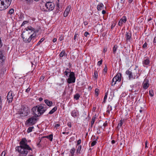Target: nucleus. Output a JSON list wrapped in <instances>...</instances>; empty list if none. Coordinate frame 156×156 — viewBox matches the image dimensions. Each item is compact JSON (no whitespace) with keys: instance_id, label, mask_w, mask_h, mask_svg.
<instances>
[{"instance_id":"obj_1","label":"nucleus","mask_w":156,"mask_h":156,"mask_svg":"<svg viewBox=\"0 0 156 156\" xmlns=\"http://www.w3.org/2000/svg\"><path fill=\"white\" fill-rule=\"evenodd\" d=\"M20 146L16 147V150L19 153V156H27L28 153L32 150L27 144V140L25 138L22 139L20 142Z\"/></svg>"},{"instance_id":"obj_2","label":"nucleus","mask_w":156,"mask_h":156,"mask_svg":"<svg viewBox=\"0 0 156 156\" xmlns=\"http://www.w3.org/2000/svg\"><path fill=\"white\" fill-rule=\"evenodd\" d=\"M47 108L46 105L40 104L33 107L32 109V112L34 115L39 117L47 110Z\"/></svg>"},{"instance_id":"obj_3","label":"nucleus","mask_w":156,"mask_h":156,"mask_svg":"<svg viewBox=\"0 0 156 156\" xmlns=\"http://www.w3.org/2000/svg\"><path fill=\"white\" fill-rule=\"evenodd\" d=\"M36 34L34 33L30 34V33L29 32H23L22 33L21 36L23 41L25 42L29 43L32 40H34L36 36Z\"/></svg>"},{"instance_id":"obj_4","label":"nucleus","mask_w":156,"mask_h":156,"mask_svg":"<svg viewBox=\"0 0 156 156\" xmlns=\"http://www.w3.org/2000/svg\"><path fill=\"white\" fill-rule=\"evenodd\" d=\"M137 67L136 66L134 70L132 72L129 70L126 71V73L128 76V77L129 80H133L135 79H138L140 76V74L139 73V70H137Z\"/></svg>"},{"instance_id":"obj_5","label":"nucleus","mask_w":156,"mask_h":156,"mask_svg":"<svg viewBox=\"0 0 156 156\" xmlns=\"http://www.w3.org/2000/svg\"><path fill=\"white\" fill-rule=\"evenodd\" d=\"M12 0H0V10L7 9L10 5Z\"/></svg>"},{"instance_id":"obj_6","label":"nucleus","mask_w":156,"mask_h":156,"mask_svg":"<svg viewBox=\"0 0 156 156\" xmlns=\"http://www.w3.org/2000/svg\"><path fill=\"white\" fill-rule=\"evenodd\" d=\"M45 6V9L44 8V10L45 11H50L53 10L55 7V5L52 2H46Z\"/></svg>"},{"instance_id":"obj_7","label":"nucleus","mask_w":156,"mask_h":156,"mask_svg":"<svg viewBox=\"0 0 156 156\" xmlns=\"http://www.w3.org/2000/svg\"><path fill=\"white\" fill-rule=\"evenodd\" d=\"M37 117L34 115L29 118L26 121V124L28 126H33L37 122Z\"/></svg>"},{"instance_id":"obj_8","label":"nucleus","mask_w":156,"mask_h":156,"mask_svg":"<svg viewBox=\"0 0 156 156\" xmlns=\"http://www.w3.org/2000/svg\"><path fill=\"white\" fill-rule=\"evenodd\" d=\"M29 112L28 108L27 107H23L20 111V114L21 118L27 116Z\"/></svg>"},{"instance_id":"obj_9","label":"nucleus","mask_w":156,"mask_h":156,"mask_svg":"<svg viewBox=\"0 0 156 156\" xmlns=\"http://www.w3.org/2000/svg\"><path fill=\"white\" fill-rule=\"evenodd\" d=\"M121 80V74L120 73L117 74L113 78L111 85L112 86L115 85L117 81L120 82Z\"/></svg>"},{"instance_id":"obj_10","label":"nucleus","mask_w":156,"mask_h":156,"mask_svg":"<svg viewBox=\"0 0 156 156\" xmlns=\"http://www.w3.org/2000/svg\"><path fill=\"white\" fill-rule=\"evenodd\" d=\"M69 78L68 79L67 82L69 83H74L75 81V74L73 72L70 73L69 76Z\"/></svg>"},{"instance_id":"obj_11","label":"nucleus","mask_w":156,"mask_h":156,"mask_svg":"<svg viewBox=\"0 0 156 156\" xmlns=\"http://www.w3.org/2000/svg\"><path fill=\"white\" fill-rule=\"evenodd\" d=\"M126 40V42L130 41L132 40L131 33L130 31L126 32L125 35Z\"/></svg>"},{"instance_id":"obj_12","label":"nucleus","mask_w":156,"mask_h":156,"mask_svg":"<svg viewBox=\"0 0 156 156\" xmlns=\"http://www.w3.org/2000/svg\"><path fill=\"white\" fill-rule=\"evenodd\" d=\"M12 91H9L8 94L7 96V101L9 103H10L12 102L13 98Z\"/></svg>"},{"instance_id":"obj_13","label":"nucleus","mask_w":156,"mask_h":156,"mask_svg":"<svg viewBox=\"0 0 156 156\" xmlns=\"http://www.w3.org/2000/svg\"><path fill=\"white\" fill-rule=\"evenodd\" d=\"M127 21V18L126 16H123L120 19L118 23V25L119 26H122L123 23H125Z\"/></svg>"},{"instance_id":"obj_14","label":"nucleus","mask_w":156,"mask_h":156,"mask_svg":"<svg viewBox=\"0 0 156 156\" xmlns=\"http://www.w3.org/2000/svg\"><path fill=\"white\" fill-rule=\"evenodd\" d=\"M71 115L73 117L75 118L79 115L78 111L76 109L73 110L71 113Z\"/></svg>"},{"instance_id":"obj_15","label":"nucleus","mask_w":156,"mask_h":156,"mask_svg":"<svg viewBox=\"0 0 156 156\" xmlns=\"http://www.w3.org/2000/svg\"><path fill=\"white\" fill-rule=\"evenodd\" d=\"M71 7L70 5H69L66 9L63 14L64 17H66L68 16Z\"/></svg>"},{"instance_id":"obj_16","label":"nucleus","mask_w":156,"mask_h":156,"mask_svg":"<svg viewBox=\"0 0 156 156\" xmlns=\"http://www.w3.org/2000/svg\"><path fill=\"white\" fill-rule=\"evenodd\" d=\"M150 63V60L148 58H146L143 61V66L144 67L146 65H148Z\"/></svg>"},{"instance_id":"obj_17","label":"nucleus","mask_w":156,"mask_h":156,"mask_svg":"<svg viewBox=\"0 0 156 156\" xmlns=\"http://www.w3.org/2000/svg\"><path fill=\"white\" fill-rule=\"evenodd\" d=\"M149 84L145 80L144 81L143 83V88L144 89H146L149 87Z\"/></svg>"},{"instance_id":"obj_18","label":"nucleus","mask_w":156,"mask_h":156,"mask_svg":"<svg viewBox=\"0 0 156 156\" xmlns=\"http://www.w3.org/2000/svg\"><path fill=\"white\" fill-rule=\"evenodd\" d=\"M44 102L48 106H51L53 104V103L52 101H50L47 99H46L44 100Z\"/></svg>"},{"instance_id":"obj_19","label":"nucleus","mask_w":156,"mask_h":156,"mask_svg":"<svg viewBox=\"0 0 156 156\" xmlns=\"http://www.w3.org/2000/svg\"><path fill=\"white\" fill-rule=\"evenodd\" d=\"M104 5L102 3H100L97 6V9L98 11H101L104 7Z\"/></svg>"},{"instance_id":"obj_20","label":"nucleus","mask_w":156,"mask_h":156,"mask_svg":"<svg viewBox=\"0 0 156 156\" xmlns=\"http://www.w3.org/2000/svg\"><path fill=\"white\" fill-rule=\"evenodd\" d=\"M112 110V106L109 105H108L107 108V113L108 114H109L110 111Z\"/></svg>"},{"instance_id":"obj_21","label":"nucleus","mask_w":156,"mask_h":156,"mask_svg":"<svg viewBox=\"0 0 156 156\" xmlns=\"http://www.w3.org/2000/svg\"><path fill=\"white\" fill-rule=\"evenodd\" d=\"M57 107L56 106H55L48 113V114H53L55 111L57 110Z\"/></svg>"},{"instance_id":"obj_22","label":"nucleus","mask_w":156,"mask_h":156,"mask_svg":"<svg viewBox=\"0 0 156 156\" xmlns=\"http://www.w3.org/2000/svg\"><path fill=\"white\" fill-rule=\"evenodd\" d=\"M64 82H63L62 83H57L56 85L57 86V88L59 89L60 90H62L63 88V87H62V85H63Z\"/></svg>"},{"instance_id":"obj_23","label":"nucleus","mask_w":156,"mask_h":156,"mask_svg":"<svg viewBox=\"0 0 156 156\" xmlns=\"http://www.w3.org/2000/svg\"><path fill=\"white\" fill-rule=\"evenodd\" d=\"M75 151V150L74 147L72 148L70 151V154L71 156H74V153Z\"/></svg>"},{"instance_id":"obj_24","label":"nucleus","mask_w":156,"mask_h":156,"mask_svg":"<svg viewBox=\"0 0 156 156\" xmlns=\"http://www.w3.org/2000/svg\"><path fill=\"white\" fill-rule=\"evenodd\" d=\"M5 57L3 56L2 53L0 52V63H2L4 60Z\"/></svg>"},{"instance_id":"obj_25","label":"nucleus","mask_w":156,"mask_h":156,"mask_svg":"<svg viewBox=\"0 0 156 156\" xmlns=\"http://www.w3.org/2000/svg\"><path fill=\"white\" fill-rule=\"evenodd\" d=\"M82 147L81 145L78 146L76 151V153L80 154L81 153V150Z\"/></svg>"},{"instance_id":"obj_26","label":"nucleus","mask_w":156,"mask_h":156,"mask_svg":"<svg viewBox=\"0 0 156 156\" xmlns=\"http://www.w3.org/2000/svg\"><path fill=\"white\" fill-rule=\"evenodd\" d=\"M95 119H96V117L95 116H94L92 117V120H91V125H90V126L91 127H92L93 126L94 122Z\"/></svg>"},{"instance_id":"obj_27","label":"nucleus","mask_w":156,"mask_h":156,"mask_svg":"<svg viewBox=\"0 0 156 156\" xmlns=\"http://www.w3.org/2000/svg\"><path fill=\"white\" fill-rule=\"evenodd\" d=\"M53 134H51L47 136H45V137L49 139L51 141H52L53 139Z\"/></svg>"},{"instance_id":"obj_28","label":"nucleus","mask_w":156,"mask_h":156,"mask_svg":"<svg viewBox=\"0 0 156 156\" xmlns=\"http://www.w3.org/2000/svg\"><path fill=\"white\" fill-rule=\"evenodd\" d=\"M93 77L95 79H97L98 77V73L96 70L94 71Z\"/></svg>"},{"instance_id":"obj_29","label":"nucleus","mask_w":156,"mask_h":156,"mask_svg":"<svg viewBox=\"0 0 156 156\" xmlns=\"http://www.w3.org/2000/svg\"><path fill=\"white\" fill-rule=\"evenodd\" d=\"M26 29L27 31H28V30H29L31 31V32L33 31L34 32L35 30V29L31 26L28 27Z\"/></svg>"},{"instance_id":"obj_30","label":"nucleus","mask_w":156,"mask_h":156,"mask_svg":"<svg viewBox=\"0 0 156 156\" xmlns=\"http://www.w3.org/2000/svg\"><path fill=\"white\" fill-rule=\"evenodd\" d=\"M123 124V122L122 120H121L119 122V123L118 124L117 126V128L118 129L120 128L122 126Z\"/></svg>"},{"instance_id":"obj_31","label":"nucleus","mask_w":156,"mask_h":156,"mask_svg":"<svg viewBox=\"0 0 156 156\" xmlns=\"http://www.w3.org/2000/svg\"><path fill=\"white\" fill-rule=\"evenodd\" d=\"M80 97V95L78 94H75L74 96V98L76 100H78L79 99Z\"/></svg>"},{"instance_id":"obj_32","label":"nucleus","mask_w":156,"mask_h":156,"mask_svg":"<svg viewBox=\"0 0 156 156\" xmlns=\"http://www.w3.org/2000/svg\"><path fill=\"white\" fill-rule=\"evenodd\" d=\"M66 53L64 50H62L60 53L59 56L60 57H62L65 55Z\"/></svg>"},{"instance_id":"obj_33","label":"nucleus","mask_w":156,"mask_h":156,"mask_svg":"<svg viewBox=\"0 0 156 156\" xmlns=\"http://www.w3.org/2000/svg\"><path fill=\"white\" fill-rule=\"evenodd\" d=\"M118 48V47L117 45H115L113 48V53L114 54H115L116 53V52L117 50V48Z\"/></svg>"},{"instance_id":"obj_34","label":"nucleus","mask_w":156,"mask_h":156,"mask_svg":"<svg viewBox=\"0 0 156 156\" xmlns=\"http://www.w3.org/2000/svg\"><path fill=\"white\" fill-rule=\"evenodd\" d=\"M34 128V127H33V126L31 127H29V128H28V129L27 130V132L28 133L32 131V129H33Z\"/></svg>"},{"instance_id":"obj_35","label":"nucleus","mask_w":156,"mask_h":156,"mask_svg":"<svg viewBox=\"0 0 156 156\" xmlns=\"http://www.w3.org/2000/svg\"><path fill=\"white\" fill-rule=\"evenodd\" d=\"M14 12V9H11L9 11L8 14L11 15Z\"/></svg>"},{"instance_id":"obj_36","label":"nucleus","mask_w":156,"mask_h":156,"mask_svg":"<svg viewBox=\"0 0 156 156\" xmlns=\"http://www.w3.org/2000/svg\"><path fill=\"white\" fill-rule=\"evenodd\" d=\"M2 98L1 96H0V109H2Z\"/></svg>"},{"instance_id":"obj_37","label":"nucleus","mask_w":156,"mask_h":156,"mask_svg":"<svg viewBox=\"0 0 156 156\" xmlns=\"http://www.w3.org/2000/svg\"><path fill=\"white\" fill-rule=\"evenodd\" d=\"M99 92V90L98 89H96L95 90V94L97 96L98 95V94Z\"/></svg>"},{"instance_id":"obj_38","label":"nucleus","mask_w":156,"mask_h":156,"mask_svg":"<svg viewBox=\"0 0 156 156\" xmlns=\"http://www.w3.org/2000/svg\"><path fill=\"white\" fill-rule=\"evenodd\" d=\"M108 94V92H107L105 93V94L104 98V101L105 102L106 99H107Z\"/></svg>"},{"instance_id":"obj_39","label":"nucleus","mask_w":156,"mask_h":156,"mask_svg":"<svg viewBox=\"0 0 156 156\" xmlns=\"http://www.w3.org/2000/svg\"><path fill=\"white\" fill-rule=\"evenodd\" d=\"M97 143V142L96 140L93 141L91 143V147H93Z\"/></svg>"},{"instance_id":"obj_40","label":"nucleus","mask_w":156,"mask_h":156,"mask_svg":"<svg viewBox=\"0 0 156 156\" xmlns=\"http://www.w3.org/2000/svg\"><path fill=\"white\" fill-rule=\"evenodd\" d=\"M44 40V39L43 38H42L39 41L38 43H37V45H40V44Z\"/></svg>"},{"instance_id":"obj_41","label":"nucleus","mask_w":156,"mask_h":156,"mask_svg":"<svg viewBox=\"0 0 156 156\" xmlns=\"http://www.w3.org/2000/svg\"><path fill=\"white\" fill-rule=\"evenodd\" d=\"M64 39V37L63 35H61L59 37V40L60 41H62Z\"/></svg>"},{"instance_id":"obj_42","label":"nucleus","mask_w":156,"mask_h":156,"mask_svg":"<svg viewBox=\"0 0 156 156\" xmlns=\"http://www.w3.org/2000/svg\"><path fill=\"white\" fill-rule=\"evenodd\" d=\"M28 21H23V23H22V24H21V26H23L26 24L28 23Z\"/></svg>"},{"instance_id":"obj_43","label":"nucleus","mask_w":156,"mask_h":156,"mask_svg":"<svg viewBox=\"0 0 156 156\" xmlns=\"http://www.w3.org/2000/svg\"><path fill=\"white\" fill-rule=\"evenodd\" d=\"M102 60L101 59L100 61L98 62V66H100V65H101L102 64Z\"/></svg>"},{"instance_id":"obj_44","label":"nucleus","mask_w":156,"mask_h":156,"mask_svg":"<svg viewBox=\"0 0 156 156\" xmlns=\"http://www.w3.org/2000/svg\"><path fill=\"white\" fill-rule=\"evenodd\" d=\"M79 36L78 34L76 33H75L73 38V39L74 40H75L76 38V37Z\"/></svg>"},{"instance_id":"obj_45","label":"nucleus","mask_w":156,"mask_h":156,"mask_svg":"<svg viewBox=\"0 0 156 156\" xmlns=\"http://www.w3.org/2000/svg\"><path fill=\"white\" fill-rule=\"evenodd\" d=\"M104 71L105 73H106L107 71V67L106 66H105V67L104 69Z\"/></svg>"},{"instance_id":"obj_46","label":"nucleus","mask_w":156,"mask_h":156,"mask_svg":"<svg viewBox=\"0 0 156 156\" xmlns=\"http://www.w3.org/2000/svg\"><path fill=\"white\" fill-rule=\"evenodd\" d=\"M84 36H85L86 37H87V35H89V33L88 32H86L84 33Z\"/></svg>"},{"instance_id":"obj_47","label":"nucleus","mask_w":156,"mask_h":156,"mask_svg":"<svg viewBox=\"0 0 156 156\" xmlns=\"http://www.w3.org/2000/svg\"><path fill=\"white\" fill-rule=\"evenodd\" d=\"M68 69L67 68L66 69V70L64 72V73L65 74V75H66V76H67L68 74L69 73V72H68L67 71V70H68Z\"/></svg>"},{"instance_id":"obj_48","label":"nucleus","mask_w":156,"mask_h":156,"mask_svg":"<svg viewBox=\"0 0 156 156\" xmlns=\"http://www.w3.org/2000/svg\"><path fill=\"white\" fill-rule=\"evenodd\" d=\"M81 140L80 139H79L78 140L77 142V144H76L77 145H79V144H80L81 143Z\"/></svg>"},{"instance_id":"obj_49","label":"nucleus","mask_w":156,"mask_h":156,"mask_svg":"<svg viewBox=\"0 0 156 156\" xmlns=\"http://www.w3.org/2000/svg\"><path fill=\"white\" fill-rule=\"evenodd\" d=\"M147 43L146 42H145L144 44H143V48H145L147 47Z\"/></svg>"},{"instance_id":"obj_50","label":"nucleus","mask_w":156,"mask_h":156,"mask_svg":"<svg viewBox=\"0 0 156 156\" xmlns=\"http://www.w3.org/2000/svg\"><path fill=\"white\" fill-rule=\"evenodd\" d=\"M30 88H28L26 90V92L27 93H28L30 91Z\"/></svg>"},{"instance_id":"obj_51","label":"nucleus","mask_w":156,"mask_h":156,"mask_svg":"<svg viewBox=\"0 0 156 156\" xmlns=\"http://www.w3.org/2000/svg\"><path fill=\"white\" fill-rule=\"evenodd\" d=\"M107 125V121H106L103 124V126L104 127L106 126Z\"/></svg>"},{"instance_id":"obj_52","label":"nucleus","mask_w":156,"mask_h":156,"mask_svg":"<svg viewBox=\"0 0 156 156\" xmlns=\"http://www.w3.org/2000/svg\"><path fill=\"white\" fill-rule=\"evenodd\" d=\"M5 152H4V151L2 152L1 154V156H5Z\"/></svg>"},{"instance_id":"obj_53","label":"nucleus","mask_w":156,"mask_h":156,"mask_svg":"<svg viewBox=\"0 0 156 156\" xmlns=\"http://www.w3.org/2000/svg\"><path fill=\"white\" fill-rule=\"evenodd\" d=\"M67 125L70 128L71 127V125L70 122L68 123H67Z\"/></svg>"},{"instance_id":"obj_54","label":"nucleus","mask_w":156,"mask_h":156,"mask_svg":"<svg viewBox=\"0 0 156 156\" xmlns=\"http://www.w3.org/2000/svg\"><path fill=\"white\" fill-rule=\"evenodd\" d=\"M147 140H146L145 141V147H147Z\"/></svg>"},{"instance_id":"obj_55","label":"nucleus","mask_w":156,"mask_h":156,"mask_svg":"<svg viewBox=\"0 0 156 156\" xmlns=\"http://www.w3.org/2000/svg\"><path fill=\"white\" fill-rule=\"evenodd\" d=\"M153 42L154 43H156V36L154 37V39L153 40Z\"/></svg>"},{"instance_id":"obj_56","label":"nucleus","mask_w":156,"mask_h":156,"mask_svg":"<svg viewBox=\"0 0 156 156\" xmlns=\"http://www.w3.org/2000/svg\"><path fill=\"white\" fill-rule=\"evenodd\" d=\"M102 13L103 14H105L106 13V11L105 10H103L102 11Z\"/></svg>"},{"instance_id":"obj_57","label":"nucleus","mask_w":156,"mask_h":156,"mask_svg":"<svg viewBox=\"0 0 156 156\" xmlns=\"http://www.w3.org/2000/svg\"><path fill=\"white\" fill-rule=\"evenodd\" d=\"M115 140H113L111 141V143L112 144H114L115 143Z\"/></svg>"},{"instance_id":"obj_58","label":"nucleus","mask_w":156,"mask_h":156,"mask_svg":"<svg viewBox=\"0 0 156 156\" xmlns=\"http://www.w3.org/2000/svg\"><path fill=\"white\" fill-rule=\"evenodd\" d=\"M125 0H120V2L121 3H124V2Z\"/></svg>"},{"instance_id":"obj_59","label":"nucleus","mask_w":156,"mask_h":156,"mask_svg":"<svg viewBox=\"0 0 156 156\" xmlns=\"http://www.w3.org/2000/svg\"><path fill=\"white\" fill-rule=\"evenodd\" d=\"M56 41H57V39L56 38H54L53 39V41L54 42H55Z\"/></svg>"},{"instance_id":"obj_60","label":"nucleus","mask_w":156,"mask_h":156,"mask_svg":"<svg viewBox=\"0 0 156 156\" xmlns=\"http://www.w3.org/2000/svg\"><path fill=\"white\" fill-rule=\"evenodd\" d=\"M44 78V76H41L40 79L41 80H43Z\"/></svg>"},{"instance_id":"obj_61","label":"nucleus","mask_w":156,"mask_h":156,"mask_svg":"<svg viewBox=\"0 0 156 156\" xmlns=\"http://www.w3.org/2000/svg\"><path fill=\"white\" fill-rule=\"evenodd\" d=\"M149 94H150V95L151 97H152L153 96V94H152L151 93L150 91H149Z\"/></svg>"},{"instance_id":"obj_62","label":"nucleus","mask_w":156,"mask_h":156,"mask_svg":"<svg viewBox=\"0 0 156 156\" xmlns=\"http://www.w3.org/2000/svg\"><path fill=\"white\" fill-rule=\"evenodd\" d=\"M133 0H129L128 2L129 3H131Z\"/></svg>"},{"instance_id":"obj_63","label":"nucleus","mask_w":156,"mask_h":156,"mask_svg":"<svg viewBox=\"0 0 156 156\" xmlns=\"http://www.w3.org/2000/svg\"><path fill=\"white\" fill-rule=\"evenodd\" d=\"M107 51V49L105 48H104L103 50V51L104 52H105Z\"/></svg>"},{"instance_id":"obj_64","label":"nucleus","mask_w":156,"mask_h":156,"mask_svg":"<svg viewBox=\"0 0 156 156\" xmlns=\"http://www.w3.org/2000/svg\"><path fill=\"white\" fill-rule=\"evenodd\" d=\"M59 126H60V125H59V124H56L55 125V126L56 127H58Z\"/></svg>"}]
</instances>
